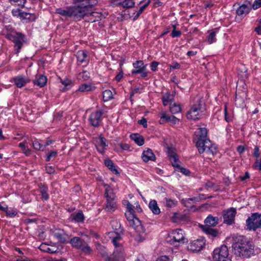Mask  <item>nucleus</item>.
Masks as SVG:
<instances>
[{
    "instance_id": "1",
    "label": "nucleus",
    "mask_w": 261,
    "mask_h": 261,
    "mask_svg": "<svg viewBox=\"0 0 261 261\" xmlns=\"http://www.w3.org/2000/svg\"><path fill=\"white\" fill-rule=\"evenodd\" d=\"M123 204L127 208L125 215L129 225L135 230V240L138 242L144 241L147 237L148 232L145 228L140 220L135 216V213H140L142 210L137 202L133 205L128 200H124Z\"/></svg>"
},
{
    "instance_id": "2",
    "label": "nucleus",
    "mask_w": 261,
    "mask_h": 261,
    "mask_svg": "<svg viewBox=\"0 0 261 261\" xmlns=\"http://www.w3.org/2000/svg\"><path fill=\"white\" fill-rule=\"evenodd\" d=\"M232 246L234 254L239 256L249 258L254 253L253 244L244 236L236 237Z\"/></svg>"
},
{
    "instance_id": "3",
    "label": "nucleus",
    "mask_w": 261,
    "mask_h": 261,
    "mask_svg": "<svg viewBox=\"0 0 261 261\" xmlns=\"http://www.w3.org/2000/svg\"><path fill=\"white\" fill-rule=\"evenodd\" d=\"M110 237L115 246L113 254L106 258V261H125L126 254L124 252L121 236L115 232H111Z\"/></svg>"
},
{
    "instance_id": "4",
    "label": "nucleus",
    "mask_w": 261,
    "mask_h": 261,
    "mask_svg": "<svg viewBox=\"0 0 261 261\" xmlns=\"http://www.w3.org/2000/svg\"><path fill=\"white\" fill-rule=\"evenodd\" d=\"M72 4V6L80 19L88 14H90L91 16L96 14L94 12L91 13V11L92 8L97 4V0H73Z\"/></svg>"
},
{
    "instance_id": "5",
    "label": "nucleus",
    "mask_w": 261,
    "mask_h": 261,
    "mask_svg": "<svg viewBox=\"0 0 261 261\" xmlns=\"http://www.w3.org/2000/svg\"><path fill=\"white\" fill-rule=\"evenodd\" d=\"M205 109L201 100H198L192 105L187 113V118L192 120H198L205 115Z\"/></svg>"
},
{
    "instance_id": "6",
    "label": "nucleus",
    "mask_w": 261,
    "mask_h": 261,
    "mask_svg": "<svg viewBox=\"0 0 261 261\" xmlns=\"http://www.w3.org/2000/svg\"><path fill=\"white\" fill-rule=\"evenodd\" d=\"M166 240L171 244H174L176 243L184 244L188 242L186 233L181 229H176L170 231L168 233Z\"/></svg>"
},
{
    "instance_id": "7",
    "label": "nucleus",
    "mask_w": 261,
    "mask_h": 261,
    "mask_svg": "<svg viewBox=\"0 0 261 261\" xmlns=\"http://www.w3.org/2000/svg\"><path fill=\"white\" fill-rule=\"evenodd\" d=\"M196 146L199 153L206 152L208 154H214L217 153V149L216 146L212 143L207 138L196 141Z\"/></svg>"
},
{
    "instance_id": "8",
    "label": "nucleus",
    "mask_w": 261,
    "mask_h": 261,
    "mask_svg": "<svg viewBox=\"0 0 261 261\" xmlns=\"http://www.w3.org/2000/svg\"><path fill=\"white\" fill-rule=\"evenodd\" d=\"M246 225L249 230H255L261 228V214L258 213L252 214L246 220Z\"/></svg>"
},
{
    "instance_id": "9",
    "label": "nucleus",
    "mask_w": 261,
    "mask_h": 261,
    "mask_svg": "<svg viewBox=\"0 0 261 261\" xmlns=\"http://www.w3.org/2000/svg\"><path fill=\"white\" fill-rule=\"evenodd\" d=\"M229 253L226 246L222 245L213 251V261H231L228 257Z\"/></svg>"
},
{
    "instance_id": "10",
    "label": "nucleus",
    "mask_w": 261,
    "mask_h": 261,
    "mask_svg": "<svg viewBox=\"0 0 261 261\" xmlns=\"http://www.w3.org/2000/svg\"><path fill=\"white\" fill-rule=\"evenodd\" d=\"M105 194L107 198L106 208L110 212L114 211L117 208L115 196L113 190L109 186H106Z\"/></svg>"
},
{
    "instance_id": "11",
    "label": "nucleus",
    "mask_w": 261,
    "mask_h": 261,
    "mask_svg": "<svg viewBox=\"0 0 261 261\" xmlns=\"http://www.w3.org/2000/svg\"><path fill=\"white\" fill-rule=\"evenodd\" d=\"M71 246L78 249H81L86 254H90L92 252V249L90 246L85 244L83 240L79 237H73L70 241Z\"/></svg>"
},
{
    "instance_id": "12",
    "label": "nucleus",
    "mask_w": 261,
    "mask_h": 261,
    "mask_svg": "<svg viewBox=\"0 0 261 261\" xmlns=\"http://www.w3.org/2000/svg\"><path fill=\"white\" fill-rule=\"evenodd\" d=\"M5 34L6 37L8 39L12 41L15 43V46L17 47V53H18L22 45L24 36L21 34L16 33L15 31H12L10 33Z\"/></svg>"
},
{
    "instance_id": "13",
    "label": "nucleus",
    "mask_w": 261,
    "mask_h": 261,
    "mask_svg": "<svg viewBox=\"0 0 261 261\" xmlns=\"http://www.w3.org/2000/svg\"><path fill=\"white\" fill-rule=\"evenodd\" d=\"M133 66L135 68L132 71L133 74H141L142 77L147 76L148 72L146 71L147 65L145 64L143 61H137L133 63Z\"/></svg>"
},
{
    "instance_id": "14",
    "label": "nucleus",
    "mask_w": 261,
    "mask_h": 261,
    "mask_svg": "<svg viewBox=\"0 0 261 261\" xmlns=\"http://www.w3.org/2000/svg\"><path fill=\"white\" fill-rule=\"evenodd\" d=\"M56 13L66 18L74 17L77 19L79 18L73 6H69L64 8H58L56 10Z\"/></svg>"
},
{
    "instance_id": "15",
    "label": "nucleus",
    "mask_w": 261,
    "mask_h": 261,
    "mask_svg": "<svg viewBox=\"0 0 261 261\" xmlns=\"http://www.w3.org/2000/svg\"><path fill=\"white\" fill-rule=\"evenodd\" d=\"M205 245V240L202 237L191 241L188 246V250L192 252L201 250Z\"/></svg>"
},
{
    "instance_id": "16",
    "label": "nucleus",
    "mask_w": 261,
    "mask_h": 261,
    "mask_svg": "<svg viewBox=\"0 0 261 261\" xmlns=\"http://www.w3.org/2000/svg\"><path fill=\"white\" fill-rule=\"evenodd\" d=\"M236 214V209L233 207H230L225 211H224L223 212L224 223L228 225L234 223V218Z\"/></svg>"
},
{
    "instance_id": "17",
    "label": "nucleus",
    "mask_w": 261,
    "mask_h": 261,
    "mask_svg": "<svg viewBox=\"0 0 261 261\" xmlns=\"http://www.w3.org/2000/svg\"><path fill=\"white\" fill-rule=\"evenodd\" d=\"M168 156L169 157L170 160L174 167L178 168L179 171L185 175H189L190 171L188 169L184 167H180L179 166L177 155L174 152H170L169 151Z\"/></svg>"
},
{
    "instance_id": "18",
    "label": "nucleus",
    "mask_w": 261,
    "mask_h": 261,
    "mask_svg": "<svg viewBox=\"0 0 261 261\" xmlns=\"http://www.w3.org/2000/svg\"><path fill=\"white\" fill-rule=\"evenodd\" d=\"M251 10V4L249 2H246L241 5L237 10V16L243 17L249 13Z\"/></svg>"
},
{
    "instance_id": "19",
    "label": "nucleus",
    "mask_w": 261,
    "mask_h": 261,
    "mask_svg": "<svg viewBox=\"0 0 261 261\" xmlns=\"http://www.w3.org/2000/svg\"><path fill=\"white\" fill-rule=\"evenodd\" d=\"M108 145V141L104 137L100 136L96 139L95 146L99 152L101 153L105 152Z\"/></svg>"
},
{
    "instance_id": "20",
    "label": "nucleus",
    "mask_w": 261,
    "mask_h": 261,
    "mask_svg": "<svg viewBox=\"0 0 261 261\" xmlns=\"http://www.w3.org/2000/svg\"><path fill=\"white\" fill-rule=\"evenodd\" d=\"M102 114V113L101 111L94 112L91 114L89 120L93 126H97L99 125Z\"/></svg>"
},
{
    "instance_id": "21",
    "label": "nucleus",
    "mask_w": 261,
    "mask_h": 261,
    "mask_svg": "<svg viewBox=\"0 0 261 261\" xmlns=\"http://www.w3.org/2000/svg\"><path fill=\"white\" fill-rule=\"evenodd\" d=\"M13 81L16 87L20 88L30 83V80L28 77L18 75L13 78Z\"/></svg>"
},
{
    "instance_id": "22",
    "label": "nucleus",
    "mask_w": 261,
    "mask_h": 261,
    "mask_svg": "<svg viewBox=\"0 0 261 261\" xmlns=\"http://www.w3.org/2000/svg\"><path fill=\"white\" fill-rule=\"evenodd\" d=\"M113 6L121 5L123 8H131L135 5L134 0H111Z\"/></svg>"
},
{
    "instance_id": "23",
    "label": "nucleus",
    "mask_w": 261,
    "mask_h": 261,
    "mask_svg": "<svg viewBox=\"0 0 261 261\" xmlns=\"http://www.w3.org/2000/svg\"><path fill=\"white\" fill-rule=\"evenodd\" d=\"M253 155L256 159L253 167L255 169L261 170V152H259V148L257 146L254 148Z\"/></svg>"
},
{
    "instance_id": "24",
    "label": "nucleus",
    "mask_w": 261,
    "mask_h": 261,
    "mask_svg": "<svg viewBox=\"0 0 261 261\" xmlns=\"http://www.w3.org/2000/svg\"><path fill=\"white\" fill-rule=\"evenodd\" d=\"M207 131L205 128H198L195 132V141H199L206 138Z\"/></svg>"
},
{
    "instance_id": "25",
    "label": "nucleus",
    "mask_w": 261,
    "mask_h": 261,
    "mask_svg": "<svg viewBox=\"0 0 261 261\" xmlns=\"http://www.w3.org/2000/svg\"><path fill=\"white\" fill-rule=\"evenodd\" d=\"M142 158L144 162H147L149 161H154L155 159V155L150 149H147L143 151Z\"/></svg>"
},
{
    "instance_id": "26",
    "label": "nucleus",
    "mask_w": 261,
    "mask_h": 261,
    "mask_svg": "<svg viewBox=\"0 0 261 261\" xmlns=\"http://www.w3.org/2000/svg\"><path fill=\"white\" fill-rule=\"evenodd\" d=\"M51 234L59 241L64 243L66 242L65 233L62 229H55L52 231Z\"/></svg>"
},
{
    "instance_id": "27",
    "label": "nucleus",
    "mask_w": 261,
    "mask_h": 261,
    "mask_svg": "<svg viewBox=\"0 0 261 261\" xmlns=\"http://www.w3.org/2000/svg\"><path fill=\"white\" fill-rule=\"evenodd\" d=\"M218 221L219 219L217 217H213L210 215L204 220L205 226L208 227L215 226L218 223Z\"/></svg>"
},
{
    "instance_id": "28",
    "label": "nucleus",
    "mask_w": 261,
    "mask_h": 261,
    "mask_svg": "<svg viewBox=\"0 0 261 261\" xmlns=\"http://www.w3.org/2000/svg\"><path fill=\"white\" fill-rule=\"evenodd\" d=\"M34 83L35 85L40 87H42L46 84L47 78L45 76L42 74L37 75Z\"/></svg>"
},
{
    "instance_id": "29",
    "label": "nucleus",
    "mask_w": 261,
    "mask_h": 261,
    "mask_svg": "<svg viewBox=\"0 0 261 261\" xmlns=\"http://www.w3.org/2000/svg\"><path fill=\"white\" fill-rule=\"evenodd\" d=\"M60 82L64 86L62 90L64 91L71 89L73 86V82L71 80L68 78H64L63 79L60 78Z\"/></svg>"
},
{
    "instance_id": "30",
    "label": "nucleus",
    "mask_w": 261,
    "mask_h": 261,
    "mask_svg": "<svg viewBox=\"0 0 261 261\" xmlns=\"http://www.w3.org/2000/svg\"><path fill=\"white\" fill-rule=\"evenodd\" d=\"M149 207L154 215H159L161 213L160 208L158 206L157 202L155 200H151L149 203Z\"/></svg>"
},
{
    "instance_id": "31",
    "label": "nucleus",
    "mask_w": 261,
    "mask_h": 261,
    "mask_svg": "<svg viewBox=\"0 0 261 261\" xmlns=\"http://www.w3.org/2000/svg\"><path fill=\"white\" fill-rule=\"evenodd\" d=\"M95 87L90 83H84L79 86L78 91L81 92H86L93 91Z\"/></svg>"
},
{
    "instance_id": "32",
    "label": "nucleus",
    "mask_w": 261,
    "mask_h": 261,
    "mask_svg": "<svg viewBox=\"0 0 261 261\" xmlns=\"http://www.w3.org/2000/svg\"><path fill=\"white\" fill-rule=\"evenodd\" d=\"M202 230L207 235L213 237H216L218 236L219 232L217 230L206 226H202Z\"/></svg>"
},
{
    "instance_id": "33",
    "label": "nucleus",
    "mask_w": 261,
    "mask_h": 261,
    "mask_svg": "<svg viewBox=\"0 0 261 261\" xmlns=\"http://www.w3.org/2000/svg\"><path fill=\"white\" fill-rule=\"evenodd\" d=\"M132 140H134L136 144L142 146L144 143V140L142 136L138 134H133L130 136Z\"/></svg>"
},
{
    "instance_id": "34",
    "label": "nucleus",
    "mask_w": 261,
    "mask_h": 261,
    "mask_svg": "<svg viewBox=\"0 0 261 261\" xmlns=\"http://www.w3.org/2000/svg\"><path fill=\"white\" fill-rule=\"evenodd\" d=\"M105 165L114 174H119V173L115 166L114 163L110 160L107 159L105 161Z\"/></svg>"
},
{
    "instance_id": "35",
    "label": "nucleus",
    "mask_w": 261,
    "mask_h": 261,
    "mask_svg": "<svg viewBox=\"0 0 261 261\" xmlns=\"http://www.w3.org/2000/svg\"><path fill=\"white\" fill-rule=\"evenodd\" d=\"M170 110L173 114L178 113L181 110L180 105L178 103L171 102L170 103Z\"/></svg>"
},
{
    "instance_id": "36",
    "label": "nucleus",
    "mask_w": 261,
    "mask_h": 261,
    "mask_svg": "<svg viewBox=\"0 0 261 261\" xmlns=\"http://www.w3.org/2000/svg\"><path fill=\"white\" fill-rule=\"evenodd\" d=\"M87 55L86 51L84 50H80L77 53L76 57L77 62L82 63L86 61Z\"/></svg>"
},
{
    "instance_id": "37",
    "label": "nucleus",
    "mask_w": 261,
    "mask_h": 261,
    "mask_svg": "<svg viewBox=\"0 0 261 261\" xmlns=\"http://www.w3.org/2000/svg\"><path fill=\"white\" fill-rule=\"evenodd\" d=\"M103 99L105 101H108L113 98V92L110 90H106L102 93Z\"/></svg>"
},
{
    "instance_id": "38",
    "label": "nucleus",
    "mask_w": 261,
    "mask_h": 261,
    "mask_svg": "<svg viewBox=\"0 0 261 261\" xmlns=\"http://www.w3.org/2000/svg\"><path fill=\"white\" fill-rule=\"evenodd\" d=\"M72 219L77 222H83L84 219V214L82 212H79L72 216Z\"/></svg>"
},
{
    "instance_id": "39",
    "label": "nucleus",
    "mask_w": 261,
    "mask_h": 261,
    "mask_svg": "<svg viewBox=\"0 0 261 261\" xmlns=\"http://www.w3.org/2000/svg\"><path fill=\"white\" fill-rule=\"evenodd\" d=\"M19 147L21 148L23 152L27 156L31 154V150L26 146L25 142H21L19 144Z\"/></svg>"
},
{
    "instance_id": "40",
    "label": "nucleus",
    "mask_w": 261,
    "mask_h": 261,
    "mask_svg": "<svg viewBox=\"0 0 261 261\" xmlns=\"http://www.w3.org/2000/svg\"><path fill=\"white\" fill-rule=\"evenodd\" d=\"M89 77L90 73L87 71L81 72L77 75V79L81 81H87Z\"/></svg>"
},
{
    "instance_id": "41",
    "label": "nucleus",
    "mask_w": 261,
    "mask_h": 261,
    "mask_svg": "<svg viewBox=\"0 0 261 261\" xmlns=\"http://www.w3.org/2000/svg\"><path fill=\"white\" fill-rule=\"evenodd\" d=\"M40 249L43 251V252H46L50 253H53L56 252V250H54L50 248L49 246L46 244H42L40 245L39 247Z\"/></svg>"
},
{
    "instance_id": "42",
    "label": "nucleus",
    "mask_w": 261,
    "mask_h": 261,
    "mask_svg": "<svg viewBox=\"0 0 261 261\" xmlns=\"http://www.w3.org/2000/svg\"><path fill=\"white\" fill-rule=\"evenodd\" d=\"M173 96L169 93L165 94L163 96V102L164 106L168 105V103L173 99Z\"/></svg>"
},
{
    "instance_id": "43",
    "label": "nucleus",
    "mask_w": 261,
    "mask_h": 261,
    "mask_svg": "<svg viewBox=\"0 0 261 261\" xmlns=\"http://www.w3.org/2000/svg\"><path fill=\"white\" fill-rule=\"evenodd\" d=\"M96 249L101 254L103 257H108V254L106 248L99 244L96 245Z\"/></svg>"
},
{
    "instance_id": "44",
    "label": "nucleus",
    "mask_w": 261,
    "mask_h": 261,
    "mask_svg": "<svg viewBox=\"0 0 261 261\" xmlns=\"http://www.w3.org/2000/svg\"><path fill=\"white\" fill-rule=\"evenodd\" d=\"M8 1L13 5H17L21 7H23L26 3V0H8Z\"/></svg>"
},
{
    "instance_id": "45",
    "label": "nucleus",
    "mask_w": 261,
    "mask_h": 261,
    "mask_svg": "<svg viewBox=\"0 0 261 261\" xmlns=\"http://www.w3.org/2000/svg\"><path fill=\"white\" fill-rule=\"evenodd\" d=\"M216 32L215 31L210 33V35L207 37V41L209 44H212L216 41Z\"/></svg>"
},
{
    "instance_id": "46",
    "label": "nucleus",
    "mask_w": 261,
    "mask_h": 261,
    "mask_svg": "<svg viewBox=\"0 0 261 261\" xmlns=\"http://www.w3.org/2000/svg\"><path fill=\"white\" fill-rule=\"evenodd\" d=\"M166 206L168 207H173L177 204V201L175 200H173L170 198H165Z\"/></svg>"
},
{
    "instance_id": "47",
    "label": "nucleus",
    "mask_w": 261,
    "mask_h": 261,
    "mask_svg": "<svg viewBox=\"0 0 261 261\" xmlns=\"http://www.w3.org/2000/svg\"><path fill=\"white\" fill-rule=\"evenodd\" d=\"M40 192L42 195V198L45 200H47L48 198V194L47 193V188L44 186H43L40 188Z\"/></svg>"
},
{
    "instance_id": "48",
    "label": "nucleus",
    "mask_w": 261,
    "mask_h": 261,
    "mask_svg": "<svg viewBox=\"0 0 261 261\" xmlns=\"http://www.w3.org/2000/svg\"><path fill=\"white\" fill-rule=\"evenodd\" d=\"M33 145L34 148L38 150H43L45 148V146L41 144L40 142H39L38 141H35L33 143Z\"/></svg>"
},
{
    "instance_id": "49",
    "label": "nucleus",
    "mask_w": 261,
    "mask_h": 261,
    "mask_svg": "<svg viewBox=\"0 0 261 261\" xmlns=\"http://www.w3.org/2000/svg\"><path fill=\"white\" fill-rule=\"evenodd\" d=\"M5 212H6L7 216L11 218L15 217L17 214L16 210L13 209L9 210L7 207H6Z\"/></svg>"
},
{
    "instance_id": "50",
    "label": "nucleus",
    "mask_w": 261,
    "mask_h": 261,
    "mask_svg": "<svg viewBox=\"0 0 261 261\" xmlns=\"http://www.w3.org/2000/svg\"><path fill=\"white\" fill-rule=\"evenodd\" d=\"M170 116L167 115L166 113L163 112L161 114L160 123H164L166 122H168L169 118Z\"/></svg>"
},
{
    "instance_id": "51",
    "label": "nucleus",
    "mask_w": 261,
    "mask_h": 261,
    "mask_svg": "<svg viewBox=\"0 0 261 261\" xmlns=\"http://www.w3.org/2000/svg\"><path fill=\"white\" fill-rule=\"evenodd\" d=\"M118 145L119 147L115 148V149L117 151H119L120 149L122 150H128L129 149V146L127 144L120 143Z\"/></svg>"
},
{
    "instance_id": "52",
    "label": "nucleus",
    "mask_w": 261,
    "mask_h": 261,
    "mask_svg": "<svg viewBox=\"0 0 261 261\" xmlns=\"http://www.w3.org/2000/svg\"><path fill=\"white\" fill-rule=\"evenodd\" d=\"M25 20H28L29 21H34L37 18V16L35 14H32L29 13H27L25 14Z\"/></svg>"
},
{
    "instance_id": "53",
    "label": "nucleus",
    "mask_w": 261,
    "mask_h": 261,
    "mask_svg": "<svg viewBox=\"0 0 261 261\" xmlns=\"http://www.w3.org/2000/svg\"><path fill=\"white\" fill-rule=\"evenodd\" d=\"M181 215L177 213H174L171 216V219L174 222H178L179 220L180 219Z\"/></svg>"
},
{
    "instance_id": "54",
    "label": "nucleus",
    "mask_w": 261,
    "mask_h": 261,
    "mask_svg": "<svg viewBox=\"0 0 261 261\" xmlns=\"http://www.w3.org/2000/svg\"><path fill=\"white\" fill-rule=\"evenodd\" d=\"M261 6V0H255L253 4L251 5V9L255 10Z\"/></svg>"
},
{
    "instance_id": "55",
    "label": "nucleus",
    "mask_w": 261,
    "mask_h": 261,
    "mask_svg": "<svg viewBox=\"0 0 261 261\" xmlns=\"http://www.w3.org/2000/svg\"><path fill=\"white\" fill-rule=\"evenodd\" d=\"M169 118L168 122H171L172 124H176L179 122V119L175 117L174 116L171 115Z\"/></svg>"
},
{
    "instance_id": "56",
    "label": "nucleus",
    "mask_w": 261,
    "mask_h": 261,
    "mask_svg": "<svg viewBox=\"0 0 261 261\" xmlns=\"http://www.w3.org/2000/svg\"><path fill=\"white\" fill-rule=\"evenodd\" d=\"M181 33V32L178 30H176V29H173L171 34V36L173 38L174 37H179L180 36Z\"/></svg>"
},
{
    "instance_id": "57",
    "label": "nucleus",
    "mask_w": 261,
    "mask_h": 261,
    "mask_svg": "<svg viewBox=\"0 0 261 261\" xmlns=\"http://www.w3.org/2000/svg\"><path fill=\"white\" fill-rule=\"evenodd\" d=\"M14 31L10 25L6 26L3 31V33L6 36V33H10L11 32Z\"/></svg>"
},
{
    "instance_id": "58",
    "label": "nucleus",
    "mask_w": 261,
    "mask_h": 261,
    "mask_svg": "<svg viewBox=\"0 0 261 261\" xmlns=\"http://www.w3.org/2000/svg\"><path fill=\"white\" fill-rule=\"evenodd\" d=\"M21 13V11L18 9H13L12 11V13L13 15L15 17H19V18L20 16Z\"/></svg>"
},
{
    "instance_id": "59",
    "label": "nucleus",
    "mask_w": 261,
    "mask_h": 261,
    "mask_svg": "<svg viewBox=\"0 0 261 261\" xmlns=\"http://www.w3.org/2000/svg\"><path fill=\"white\" fill-rule=\"evenodd\" d=\"M57 154V151H51L50 153H49L47 155V158H46V161H49L52 158L56 157Z\"/></svg>"
},
{
    "instance_id": "60",
    "label": "nucleus",
    "mask_w": 261,
    "mask_h": 261,
    "mask_svg": "<svg viewBox=\"0 0 261 261\" xmlns=\"http://www.w3.org/2000/svg\"><path fill=\"white\" fill-rule=\"evenodd\" d=\"M151 0H140L138 2V5H142L145 7H147L150 4Z\"/></svg>"
},
{
    "instance_id": "61",
    "label": "nucleus",
    "mask_w": 261,
    "mask_h": 261,
    "mask_svg": "<svg viewBox=\"0 0 261 261\" xmlns=\"http://www.w3.org/2000/svg\"><path fill=\"white\" fill-rule=\"evenodd\" d=\"M140 6L139 9L136 14V15L134 17V19H136L142 13L144 10L146 8L144 6L142 5H139Z\"/></svg>"
},
{
    "instance_id": "62",
    "label": "nucleus",
    "mask_w": 261,
    "mask_h": 261,
    "mask_svg": "<svg viewBox=\"0 0 261 261\" xmlns=\"http://www.w3.org/2000/svg\"><path fill=\"white\" fill-rule=\"evenodd\" d=\"M45 170L46 172L48 174H52L55 172L54 168L51 166H46Z\"/></svg>"
},
{
    "instance_id": "63",
    "label": "nucleus",
    "mask_w": 261,
    "mask_h": 261,
    "mask_svg": "<svg viewBox=\"0 0 261 261\" xmlns=\"http://www.w3.org/2000/svg\"><path fill=\"white\" fill-rule=\"evenodd\" d=\"M180 65L177 62H174L173 64L171 65H170V70L171 71L172 69H179L180 68Z\"/></svg>"
},
{
    "instance_id": "64",
    "label": "nucleus",
    "mask_w": 261,
    "mask_h": 261,
    "mask_svg": "<svg viewBox=\"0 0 261 261\" xmlns=\"http://www.w3.org/2000/svg\"><path fill=\"white\" fill-rule=\"evenodd\" d=\"M156 261H170V258L167 256H162L158 258Z\"/></svg>"
}]
</instances>
